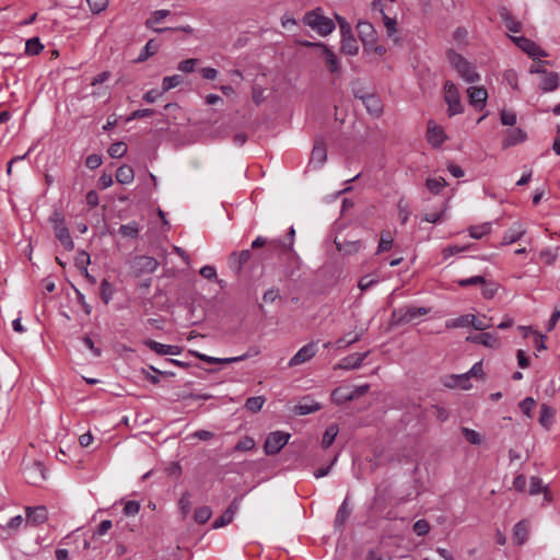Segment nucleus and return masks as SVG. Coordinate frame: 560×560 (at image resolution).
<instances>
[{
    "label": "nucleus",
    "mask_w": 560,
    "mask_h": 560,
    "mask_svg": "<svg viewBox=\"0 0 560 560\" xmlns=\"http://www.w3.org/2000/svg\"><path fill=\"white\" fill-rule=\"evenodd\" d=\"M198 63H199V59L189 58V59L180 61L177 65V69L184 73H191L195 71Z\"/></svg>",
    "instance_id": "nucleus-50"
},
{
    "label": "nucleus",
    "mask_w": 560,
    "mask_h": 560,
    "mask_svg": "<svg viewBox=\"0 0 560 560\" xmlns=\"http://www.w3.org/2000/svg\"><path fill=\"white\" fill-rule=\"evenodd\" d=\"M425 185L432 194L436 195L441 192L447 183L443 177H432L427 179Z\"/></svg>",
    "instance_id": "nucleus-36"
},
{
    "label": "nucleus",
    "mask_w": 560,
    "mask_h": 560,
    "mask_svg": "<svg viewBox=\"0 0 560 560\" xmlns=\"http://www.w3.org/2000/svg\"><path fill=\"white\" fill-rule=\"evenodd\" d=\"M254 447H255L254 439L250 436H244L236 443L234 451L247 452V451H252Z\"/></svg>",
    "instance_id": "nucleus-52"
},
{
    "label": "nucleus",
    "mask_w": 560,
    "mask_h": 560,
    "mask_svg": "<svg viewBox=\"0 0 560 560\" xmlns=\"http://www.w3.org/2000/svg\"><path fill=\"white\" fill-rule=\"evenodd\" d=\"M393 237L388 231H383L381 233V240L377 246V254L383 252H388L393 246Z\"/></svg>",
    "instance_id": "nucleus-41"
},
{
    "label": "nucleus",
    "mask_w": 560,
    "mask_h": 560,
    "mask_svg": "<svg viewBox=\"0 0 560 560\" xmlns=\"http://www.w3.org/2000/svg\"><path fill=\"white\" fill-rule=\"evenodd\" d=\"M252 258V252L249 249H244L240 253L233 252L229 256V266L236 273H240L243 266L247 264Z\"/></svg>",
    "instance_id": "nucleus-12"
},
{
    "label": "nucleus",
    "mask_w": 560,
    "mask_h": 560,
    "mask_svg": "<svg viewBox=\"0 0 560 560\" xmlns=\"http://www.w3.org/2000/svg\"><path fill=\"white\" fill-rule=\"evenodd\" d=\"M469 378L470 375L468 372L459 375H451L447 377L444 384L451 388L459 387L462 389H469L471 387Z\"/></svg>",
    "instance_id": "nucleus-23"
},
{
    "label": "nucleus",
    "mask_w": 560,
    "mask_h": 560,
    "mask_svg": "<svg viewBox=\"0 0 560 560\" xmlns=\"http://www.w3.org/2000/svg\"><path fill=\"white\" fill-rule=\"evenodd\" d=\"M233 517L231 516V512L224 511L221 516H219L212 524L213 528L223 527L232 522Z\"/></svg>",
    "instance_id": "nucleus-60"
},
{
    "label": "nucleus",
    "mask_w": 560,
    "mask_h": 560,
    "mask_svg": "<svg viewBox=\"0 0 560 560\" xmlns=\"http://www.w3.org/2000/svg\"><path fill=\"white\" fill-rule=\"evenodd\" d=\"M335 18H336V21H337V23L339 25L341 37L342 36H347V35H351L352 34V28H351V25L347 22V20L345 18H342L341 15H338V14H336Z\"/></svg>",
    "instance_id": "nucleus-57"
},
{
    "label": "nucleus",
    "mask_w": 560,
    "mask_h": 560,
    "mask_svg": "<svg viewBox=\"0 0 560 560\" xmlns=\"http://www.w3.org/2000/svg\"><path fill=\"white\" fill-rule=\"evenodd\" d=\"M135 178V172L133 168L129 165H121L117 168L116 172V179L120 184H130Z\"/></svg>",
    "instance_id": "nucleus-30"
},
{
    "label": "nucleus",
    "mask_w": 560,
    "mask_h": 560,
    "mask_svg": "<svg viewBox=\"0 0 560 560\" xmlns=\"http://www.w3.org/2000/svg\"><path fill=\"white\" fill-rule=\"evenodd\" d=\"M350 514L351 508L349 506L348 498H346L337 511L335 526L339 528L343 527Z\"/></svg>",
    "instance_id": "nucleus-26"
},
{
    "label": "nucleus",
    "mask_w": 560,
    "mask_h": 560,
    "mask_svg": "<svg viewBox=\"0 0 560 560\" xmlns=\"http://www.w3.org/2000/svg\"><path fill=\"white\" fill-rule=\"evenodd\" d=\"M467 95L469 98V103L476 109H482L486 105L488 98V92L482 86H470L467 89Z\"/></svg>",
    "instance_id": "nucleus-10"
},
{
    "label": "nucleus",
    "mask_w": 560,
    "mask_h": 560,
    "mask_svg": "<svg viewBox=\"0 0 560 560\" xmlns=\"http://www.w3.org/2000/svg\"><path fill=\"white\" fill-rule=\"evenodd\" d=\"M320 409V405L314 400L311 399H304L303 401H300L298 405L294 406V413L298 416H305L313 413Z\"/></svg>",
    "instance_id": "nucleus-24"
},
{
    "label": "nucleus",
    "mask_w": 560,
    "mask_h": 560,
    "mask_svg": "<svg viewBox=\"0 0 560 560\" xmlns=\"http://www.w3.org/2000/svg\"><path fill=\"white\" fill-rule=\"evenodd\" d=\"M430 530V524L425 520H419L413 524V532L418 536H424Z\"/></svg>",
    "instance_id": "nucleus-56"
},
{
    "label": "nucleus",
    "mask_w": 560,
    "mask_h": 560,
    "mask_svg": "<svg viewBox=\"0 0 560 560\" xmlns=\"http://www.w3.org/2000/svg\"><path fill=\"white\" fill-rule=\"evenodd\" d=\"M48 512L43 505L26 509V521L32 525H39L47 521Z\"/></svg>",
    "instance_id": "nucleus-13"
},
{
    "label": "nucleus",
    "mask_w": 560,
    "mask_h": 560,
    "mask_svg": "<svg viewBox=\"0 0 560 560\" xmlns=\"http://www.w3.org/2000/svg\"><path fill=\"white\" fill-rule=\"evenodd\" d=\"M335 244L337 246V249L339 252H342L343 254L346 255H352V254H355L358 253L361 247H362V244H361V241L359 240H353V241H343V242H340V241H335Z\"/></svg>",
    "instance_id": "nucleus-25"
},
{
    "label": "nucleus",
    "mask_w": 560,
    "mask_h": 560,
    "mask_svg": "<svg viewBox=\"0 0 560 560\" xmlns=\"http://www.w3.org/2000/svg\"><path fill=\"white\" fill-rule=\"evenodd\" d=\"M268 252L270 254H277V255H284L290 252H292V241L289 243H285L281 238H272L268 240Z\"/></svg>",
    "instance_id": "nucleus-20"
},
{
    "label": "nucleus",
    "mask_w": 560,
    "mask_h": 560,
    "mask_svg": "<svg viewBox=\"0 0 560 560\" xmlns=\"http://www.w3.org/2000/svg\"><path fill=\"white\" fill-rule=\"evenodd\" d=\"M354 96L360 98L365 106L369 114L373 116H380L383 110V105L381 100L374 94H359L354 92Z\"/></svg>",
    "instance_id": "nucleus-9"
},
{
    "label": "nucleus",
    "mask_w": 560,
    "mask_h": 560,
    "mask_svg": "<svg viewBox=\"0 0 560 560\" xmlns=\"http://www.w3.org/2000/svg\"><path fill=\"white\" fill-rule=\"evenodd\" d=\"M317 352V343L312 341L303 346L289 361V366H298L315 357Z\"/></svg>",
    "instance_id": "nucleus-7"
},
{
    "label": "nucleus",
    "mask_w": 560,
    "mask_h": 560,
    "mask_svg": "<svg viewBox=\"0 0 560 560\" xmlns=\"http://www.w3.org/2000/svg\"><path fill=\"white\" fill-rule=\"evenodd\" d=\"M545 490V486L542 483V480L538 477H532L528 493L534 495L542 492Z\"/></svg>",
    "instance_id": "nucleus-53"
},
{
    "label": "nucleus",
    "mask_w": 560,
    "mask_h": 560,
    "mask_svg": "<svg viewBox=\"0 0 560 560\" xmlns=\"http://www.w3.org/2000/svg\"><path fill=\"white\" fill-rule=\"evenodd\" d=\"M341 51L349 56H354L359 51V45L353 34L341 37Z\"/></svg>",
    "instance_id": "nucleus-27"
},
{
    "label": "nucleus",
    "mask_w": 560,
    "mask_h": 560,
    "mask_svg": "<svg viewBox=\"0 0 560 560\" xmlns=\"http://www.w3.org/2000/svg\"><path fill=\"white\" fill-rule=\"evenodd\" d=\"M140 511V503L138 501H128L124 506V513L128 516H133Z\"/></svg>",
    "instance_id": "nucleus-63"
},
{
    "label": "nucleus",
    "mask_w": 560,
    "mask_h": 560,
    "mask_svg": "<svg viewBox=\"0 0 560 560\" xmlns=\"http://www.w3.org/2000/svg\"><path fill=\"white\" fill-rule=\"evenodd\" d=\"M331 399L337 405L351 401L350 387H338L331 394Z\"/></svg>",
    "instance_id": "nucleus-33"
},
{
    "label": "nucleus",
    "mask_w": 560,
    "mask_h": 560,
    "mask_svg": "<svg viewBox=\"0 0 560 560\" xmlns=\"http://www.w3.org/2000/svg\"><path fill=\"white\" fill-rule=\"evenodd\" d=\"M552 416H553L552 409L550 407H548L547 405H541L539 422L544 427L548 425Z\"/></svg>",
    "instance_id": "nucleus-58"
},
{
    "label": "nucleus",
    "mask_w": 560,
    "mask_h": 560,
    "mask_svg": "<svg viewBox=\"0 0 560 560\" xmlns=\"http://www.w3.org/2000/svg\"><path fill=\"white\" fill-rule=\"evenodd\" d=\"M470 326H472L475 329L483 331L488 329L491 324L486 317L479 318L474 315V320L470 323Z\"/></svg>",
    "instance_id": "nucleus-62"
},
{
    "label": "nucleus",
    "mask_w": 560,
    "mask_h": 560,
    "mask_svg": "<svg viewBox=\"0 0 560 560\" xmlns=\"http://www.w3.org/2000/svg\"><path fill=\"white\" fill-rule=\"evenodd\" d=\"M325 61L331 72H337L340 69V63L335 52L327 46H323L322 49Z\"/></svg>",
    "instance_id": "nucleus-29"
},
{
    "label": "nucleus",
    "mask_w": 560,
    "mask_h": 560,
    "mask_svg": "<svg viewBox=\"0 0 560 560\" xmlns=\"http://www.w3.org/2000/svg\"><path fill=\"white\" fill-rule=\"evenodd\" d=\"M559 86V74L557 72H547L541 82V90L544 92H551Z\"/></svg>",
    "instance_id": "nucleus-31"
},
{
    "label": "nucleus",
    "mask_w": 560,
    "mask_h": 560,
    "mask_svg": "<svg viewBox=\"0 0 560 560\" xmlns=\"http://www.w3.org/2000/svg\"><path fill=\"white\" fill-rule=\"evenodd\" d=\"M183 82V77L179 74L164 77L162 81V92H167Z\"/></svg>",
    "instance_id": "nucleus-39"
},
{
    "label": "nucleus",
    "mask_w": 560,
    "mask_h": 560,
    "mask_svg": "<svg viewBox=\"0 0 560 560\" xmlns=\"http://www.w3.org/2000/svg\"><path fill=\"white\" fill-rule=\"evenodd\" d=\"M525 229H523L521 223H514L503 235L501 245H511L518 240H521L525 234Z\"/></svg>",
    "instance_id": "nucleus-17"
},
{
    "label": "nucleus",
    "mask_w": 560,
    "mask_h": 560,
    "mask_svg": "<svg viewBox=\"0 0 560 560\" xmlns=\"http://www.w3.org/2000/svg\"><path fill=\"white\" fill-rule=\"evenodd\" d=\"M474 320L472 314L462 315L455 319L446 322L447 328H457V327H468L470 323Z\"/></svg>",
    "instance_id": "nucleus-37"
},
{
    "label": "nucleus",
    "mask_w": 560,
    "mask_h": 560,
    "mask_svg": "<svg viewBox=\"0 0 560 560\" xmlns=\"http://www.w3.org/2000/svg\"><path fill=\"white\" fill-rule=\"evenodd\" d=\"M289 439L290 434L282 431H275L269 433L264 445L265 453L267 455L278 454L289 442Z\"/></svg>",
    "instance_id": "nucleus-4"
},
{
    "label": "nucleus",
    "mask_w": 560,
    "mask_h": 560,
    "mask_svg": "<svg viewBox=\"0 0 560 560\" xmlns=\"http://www.w3.org/2000/svg\"><path fill=\"white\" fill-rule=\"evenodd\" d=\"M44 46L40 44L39 38L33 37L26 40L25 52L31 56H36L43 50Z\"/></svg>",
    "instance_id": "nucleus-42"
},
{
    "label": "nucleus",
    "mask_w": 560,
    "mask_h": 560,
    "mask_svg": "<svg viewBox=\"0 0 560 560\" xmlns=\"http://www.w3.org/2000/svg\"><path fill=\"white\" fill-rule=\"evenodd\" d=\"M24 476L28 483L39 485L46 479V469L40 462L34 460L24 467Z\"/></svg>",
    "instance_id": "nucleus-6"
},
{
    "label": "nucleus",
    "mask_w": 560,
    "mask_h": 560,
    "mask_svg": "<svg viewBox=\"0 0 560 560\" xmlns=\"http://www.w3.org/2000/svg\"><path fill=\"white\" fill-rule=\"evenodd\" d=\"M303 23L322 36H327L335 30L334 21L323 14L320 8L308 11L303 16Z\"/></svg>",
    "instance_id": "nucleus-2"
},
{
    "label": "nucleus",
    "mask_w": 560,
    "mask_h": 560,
    "mask_svg": "<svg viewBox=\"0 0 560 560\" xmlns=\"http://www.w3.org/2000/svg\"><path fill=\"white\" fill-rule=\"evenodd\" d=\"M446 135L443 128L433 120H429L427 129V140L433 148H439L445 141Z\"/></svg>",
    "instance_id": "nucleus-8"
},
{
    "label": "nucleus",
    "mask_w": 560,
    "mask_h": 560,
    "mask_svg": "<svg viewBox=\"0 0 560 560\" xmlns=\"http://www.w3.org/2000/svg\"><path fill=\"white\" fill-rule=\"evenodd\" d=\"M486 279L482 276H474L470 278L462 279L458 281V284L463 288L476 284H485Z\"/></svg>",
    "instance_id": "nucleus-59"
},
{
    "label": "nucleus",
    "mask_w": 560,
    "mask_h": 560,
    "mask_svg": "<svg viewBox=\"0 0 560 560\" xmlns=\"http://www.w3.org/2000/svg\"><path fill=\"white\" fill-rule=\"evenodd\" d=\"M462 433H463L464 438L466 439V441L472 445H479L482 442L481 435L472 429L463 427Z\"/></svg>",
    "instance_id": "nucleus-46"
},
{
    "label": "nucleus",
    "mask_w": 560,
    "mask_h": 560,
    "mask_svg": "<svg viewBox=\"0 0 560 560\" xmlns=\"http://www.w3.org/2000/svg\"><path fill=\"white\" fill-rule=\"evenodd\" d=\"M498 12H499L500 18L504 21L506 28L510 32H513V33L521 32L522 24L513 18V15L511 14V12L509 11L508 8L500 7Z\"/></svg>",
    "instance_id": "nucleus-22"
},
{
    "label": "nucleus",
    "mask_w": 560,
    "mask_h": 560,
    "mask_svg": "<svg viewBox=\"0 0 560 560\" xmlns=\"http://www.w3.org/2000/svg\"><path fill=\"white\" fill-rule=\"evenodd\" d=\"M514 42L522 50L527 52L529 56H533L535 58H537L538 56H545L542 50L533 40L526 37H515Z\"/></svg>",
    "instance_id": "nucleus-18"
},
{
    "label": "nucleus",
    "mask_w": 560,
    "mask_h": 560,
    "mask_svg": "<svg viewBox=\"0 0 560 560\" xmlns=\"http://www.w3.org/2000/svg\"><path fill=\"white\" fill-rule=\"evenodd\" d=\"M360 339H361V334H354V335L348 334V335L339 338L336 341V347L338 349H345V348L349 347L350 345L359 341Z\"/></svg>",
    "instance_id": "nucleus-48"
},
{
    "label": "nucleus",
    "mask_w": 560,
    "mask_h": 560,
    "mask_svg": "<svg viewBox=\"0 0 560 560\" xmlns=\"http://www.w3.org/2000/svg\"><path fill=\"white\" fill-rule=\"evenodd\" d=\"M144 345L159 355H178L182 352V348L173 345H164L152 339L144 341Z\"/></svg>",
    "instance_id": "nucleus-11"
},
{
    "label": "nucleus",
    "mask_w": 560,
    "mask_h": 560,
    "mask_svg": "<svg viewBox=\"0 0 560 560\" xmlns=\"http://www.w3.org/2000/svg\"><path fill=\"white\" fill-rule=\"evenodd\" d=\"M327 159V150L323 140H316L311 153V164L322 166Z\"/></svg>",
    "instance_id": "nucleus-16"
},
{
    "label": "nucleus",
    "mask_w": 560,
    "mask_h": 560,
    "mask_svg": "<svg viewBox=\"0 0 560 560\" xmlns=\"http://www.w3.org/2000/svg\"><path fill=\"white\" fill-rule=\"evenodd\" d=\"M447 59L464 81L467 83H476L480 81V74L476 71V67L462 55L454 50H448Z\"/></svg>",
    "instance_id": "nucleus-1"
},
{
    "label": "nucleus",
    "mask_w": 560,
    "mask_h": 560,
    "mask_svg": "<svg viewBox=\"0 0 560 560\" xmlns=\"http://www.w3.org/2000/svg\"><path fill=\"white\" fill-rule=\"evenodd\" d=\"M109 156L114 159L122 158L127 153V145L125 142H115L108 148Z\"/></svg>",
    "instance_id": "nucleus-47"
},
{
    "label": "nucleus",
    "mask_w": 560,
    "mask_h": 560,
    "mask_svg": "<svg viewBox=\"0 0 560 560\" xmlns=\"http://www.w3.org/2000/svg\"><path fill=\"white\" fill-rule=\"evenodd\" d=\"M444 101L447 104V114L450 117L463 113L464 108L460 103L458 89L452 81H446L444 84Z\"/></svg>",
    "instance_id": "nucleus-3"
},
{
    "label": "nucleus",
    "mask_w": 560,
    "mask_h": 560,
    "mask_svg": "<svg viewBox=\"0 0 560 560\" xmlns=\"http://www.w3.org/2000/svg\"><path fill=\"white\" fill-rule=\"evenodd\" d=\"M179 510L182 514L186 516L190 512V494L188 492H184L178 501Z\"/></svg>",
    "instance_id": "nucleus-55"
},
{
    "label": "nucleus",
    "mask_w": 560,
    "mask_h": 560,
    "mask_svg": "<svg viewBox=\"0 0 560 560\" xmlns=\"http://www.w3.org/2000/svg\"><path fill=\"white\" fill-rule=\"evenodd\" d=\"M429 313L427 307L408 306L394 311L393 316L398 323H411L419 316H424Z\"/></svg>",
    "instance_id": "nucleus-5"
},
{
    "label": "nucleus",
    "mask_w": 560,
    "mask_h": 560,
    "mask_svg": "<svg viewBox=\"0 0 560 560\" xmlns=\"http://www.w3.org/2000/svg\"><path fill=\"white\" fill-rule=\"evenodd\" d=\"M258 353H259V350L257 348H250L247 352H245L244 354L238 355V357L219 358L218 364H230V363H234V362H241L243 360H246L248 358L257 355Z\"/></svg>",
    "instance_id": "nucleus-34"
},
{
    "label": "nucleus",
    "mask_w": 560,
    "mask_h": 560,
    "mask_svg": "<svg viewBox=\"0 0 560 560\" xmlns=\"http://www.w3.org/2000/svg\"><path fill=\"white\" fill-rule=\"evenodd\" d=\"M369 351L363 353H352L345 357L338 364L341 370H354L361 366L364 359L368 357Z\"/></svg>",
    "instance_id": "nucleus-14"
},
{
    "label": "nucleus",
    "mask_w": 560,
    "mask_h": 560,
    "mask_svg": "<svg viewBox=\"0 0 560 560\" xmlns=\"http://www.w3.org/2000/svg\"><path fill=\"white\" fill-rule=\"evenodd\" d=\"M170 14L171 12L168 10H156L152 13L151 18L145 21V26L152 28L155 24L163 22Z\"/></svg>",
    "instance_id": "nucleus-40"
},
{
    "label": "nucleus",
    "mask_w": 560,
    "mask_h": 560,
    "mask_svg": "<svg viewBox=\"0 0 560 560\" xmlns=\"http://www.w3.org/2000/svg\"><path fill=\"white\" fill-rule=\"evenodd\" d=\"M364 560H392V558L388 556H384L381 551L376 549H370L366 552Z\"/></svg>",
    "instance_id": "nucleus-64"
},
{
    "label": "nucleus",
    "mask_w": 560,
    "mask_h": 560,
    "mask_svg": "<svg viewBox=\"0 0 560 560\" xmlns=\"http://www.w3.org/2000/svg\"><path fill=\"white\" fill-rule=\"evenodd\" d=\"M525 139L526 133L520 128H514L512 130H509L508 136L503 141V147L509 148L512 145H516L517 143L523 142Z\"/></svg>",
    "instance_id": "nucleus-28"
},
{
    "label": "nucleus",
    "mask_w": 560,
    "mask_h": 560,
    "mask_svg": "<svg viewBox=\"0 0 560 560\" xmlns=\"http://www.w3.org/2000/svg\"><path fill=\"white\" fill-rule=\"evenodd\" d=\"M491 231V223L489 222H486V223H482V224H479V225H474L469 229V235L472 237V238H476V240H479L481 238L483 235H487L489 234Z\"/></svg>",
    "instance_id": "nucleus-38"
},
{
    "label": "nucleus",
    "mask_w": 560,
    "mask_h": 560,
    "mask_svg": "<svg viewBox=\"0 0 560 560\" xmlns=\"http://www.w3.org/2000/svg\"><path fill=\"white\" fill-rule=\"evenodd\" d=\"M357 30L359 33V37L362 43L365 44H374L376 40V33L373 25L365 21H360L357 25Z\"/></svg>",
    "instance_id": "nucleus-15"
},
{
    "label": "nucleus",
    "mask_w": 560,
    "mask_h": 560,
    "mask_svg": "<svg viewBox=\"0 0 560 560\" xmlns=\"http://www.w3.org/2000/svg\"><path fill=\"white\" fill-rule=\"evenodd\" d=\"M55 236L56 238L62 244V246L67 249V250H72L74 248V243L71 238V235H70V232H69V229L67 228V225H57L55 226Z\"/></svg>",
    "instance_id": "nucleus-21"
},
{
    "label": "nucleus",
    "mask_w": 560,
    "mask_h": 560,
    "mask_svg": "<svg viewBox=\"0 0 560 560\" xmlns=\"http://www.w3.org/2000/svg\"><path fill=\"white\" fill-rule=\"evenodd\" d=\"M529 535V525L527 521H520L513 528V540L516 545L521 546L526 542Z\"/></svg>",
    "instance_id": "nucleus-19"
},
{
    "label": "nucleus",
    "mask_w": 560,
    "mask_h": 560,
    "mask_svg": "<svg viewBox=\"0 0 560 560\" xmlns=\"http://www.w3.org/2000/svg\"><path fill=\"white\" fill-rule=\"evenodd\" d=\"M535 404L536 402L532 397H526L520 402V409L524 415L530 417V411L535 407Z\"/></svg>",
    "instance_id": "nucleus-61"
},
{
    "label": "nucleus",
    "mask_w": 560,
    "mask_h": 560,
    "mask_svg": "<svg viewBox=\"0 0 560 560\" xmlns=\"http://www.w3.org/2000/svg\"><path fill=\"white\" fill-rule=\"evenodd\" d=\"M264 404L265 398L262 396H254L246 399L245 407L252 412H257L261 410Z\"/></svg>",
    "instance_id": "nucleus-44"
},
{
    "label": "nucleus",
    "mask_w": 560,
    "mask_h": 560,
    "mask_svg": "<svg viewBox=\"0 0 560 560\" xmlns=\"http://www.w3.org/2000/svg\"><path fill=\"white\" fill-rule=\"evenodd\" d=\"M118 232L124 237L137 238L139 236L140 226L137 221H131L127 224L120 225Z\"/></svg>",
    "instance_id": "nucleus-32"
},
{
    "label": "nucleus",
    "mask_w": 560,
    "mask_h": 560,
    "mask_svg": "<svg viewBox=\"0 0 560 560\" xmlns=\"http://www.w3.org/2000/svg\"><path fill=\"white\" fill-rule=\"evenodd\" d=\"M338 432H339L338 425L330 424L324 433V436L322 440V446L324 448H328L334 443Z\"/></svg>",
    "instance_id": "nucleus-35"
},
{
    "label": "nucleus",
    "mask_w": 560,
    "mask_h": 560,
    "mask_svg": "<svg viewBox=\"0 0 560 560\" xmlns=\"http://www.w3.org/2000/svg\"><path fill=\"white\" fill-rule=\"evenodd\" d=\"M113 293H114V291H113L112 284L106 279H104L101 282V299H102V301L105 304H108L110 302V300L113 299Z\"/></svg>",
    "instance_id": "nucleus-51"
},
{
    "label": "nucleus",
    "mask_w": 560,
    "mask_h": 560,
    "mask_svg": "<svg viewBox=\"0 0 560 560\" xmlns=\"http://www.w3.org/2000/svg\"><path fill=\"white\" fill-rule=\"evenodd\" d=\"M212 515V511L209 506H200L195 510L194 518L198 524H205L209 521Z\"/></svg>",
    "instance_id": "nucleus-43"
},
{
    "label": "nucleus",
    "mask_w": 560,
    "mask_h": 560,
    "mask_svg": "<svg viewBox=\"0 0 560 560\" xmlns=\"http://www.w3.org/2000/svg\"><path fill=\"white\" fill-rule=\"evenodd\" d=\"M158 49H159V45L156 43H154L153 39H150L143 47V50L139 55L138 60L143 61V60L148 59L150 56H153L154 54H156Z\"/></svg>",
    "instance_id": "nucleus-49"
},
{
    "label": "nucleus",
    "mask_w": 560,
    "mask_h": 560,
    "mask_svg": "<svg viewBox=\"0 0 560 560\" xmlns=\"http://www.w3.org/2000/svg\"><path fill=\"white\" fill-rule=\"evenodd\" d=\"M86 2L93 13H101L108 7L109 0H86Z\"/></svg>",
    "instance_id": "nucleus-54"
},
{
    "label": "nucleus",
    "mask_w": 560,
    "mask_h": 560,
    "mask_svg": "<svg viewBox=\"0 0 560 560\" xmlns=\"http://www.w3.org/2000/svg\"><path fill=\"white\" fill-rule=\"evenodd\" d=\"M480 338H481L480 345H482L485 347L497 349L500 346V340H499L498 336L494 334L481 332Z\"/></svg>",
    "instance_id": "nucleus-45"
}]
</instances>
